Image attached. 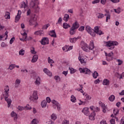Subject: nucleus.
<instances>
[{"instance_id":"f257e3e1","label":"nucleus","mask_w":124,"mask_h":124,"mask_svg":"<svg viewBox=\"0 0 124 124\" xmlns=\"http://www.w3.org/2000/svg\"><path fill=\"white\" fill-rule=\"evenodd\" d=\"M80 45L81 46V49L83 50L85 52H90V50L93 51V54H95V50H93L94 49V45L93 44V41H91L89 45L88 46V45L84 42H81Z\"/></svg>"},{"instance_id":"f03ea898","label":"nucleus","mask_w":124,"mask_h":124,"mask_svg":"<svg viewBox=\"0 0 124 124\" xmlns=\"http://www.w3.org/2000/svg\"><path fill=\"white\" fill-rule=\"evenodd\" d=\"M106 46L108 47L109 50H113L115 48V46H118L119 43L116 41H108L105 42Z\"/></svg>"},{"instance_id":"7ed1b4c3","label":"nucleus","mask_w":124,"mask_h":124,"mask_svg":"<svg viewBox=\"0 0 124 124\" xmlns=\"http://www.w3.org/2000/svg\"><path fill=\"white\" fill-rule=\"evenodd\" d=\"M86 31H87V32L90 34L92 36H95V33H94V30L91 27L89 26H86L85 28Z\"/></svg>"},{"instance_id":"20e7f679","label":"nucleus","mask_w":124,"mask_h":124,"mask_svg":"<svg viewBox=\"0 0 124 124\" xmlns=\"http://www.w3.org/2000/svg\"><path fill=\"white\" fill-rule=\"evenodd\" d=\"M8 93H9V87H8V85H7L5 87L4 92L3 93L4 98H8V97L9 96Z\"/></svg>"},{"instance_id":"39448f33","label":"nucleus","mask_w":124,"mask_h":124,"mask_svg":"<svg viewBox=\"0 0 124 124\" xmlns=\"http://www.w3.org/2000/svg\"><path fill=\"white\" fill-rule=\"evenodd\" d=\"M30 99L31 101H34L38 99V96L37 95V91H34L32 96L30 97Z\"/></svg>"},{"instance_id":"423d86ee","label":"nucleus","mask_w":124,"mask_h":124,"mask_svg":"<svg viewBox=\"0 0 124 124\" xmlns=\"http://www.w3.org/2000/svg\"><path fill=\"white\" fill-rule=\"evenodd\" d=\"M79 71L80 73H84V74H88L90 75L91 74V70L87 68H79Z\"/></svg>"},{"instance_id":"0eeeda50","label":"nucleus","mask_w":124,"mask_h":124,"mask_svg":"<svg viewBox=\"0 0 124 124\" xmlns=\"http://www.w3.org/2000/svg\"><path fill=\"white\" fill-rule=\"evenodd\" d=\"M29 25L30 26H33L36 27L37 26V22H36V19L35 18H32L29 20Z\"/></svg>"},{"instance_id":"6e6552de","label":"nucleus","mask_w":124,"mask_h":124,"mask_svg":"<svg viewBox=\"0 0 124 124\" xmlns=\"http://www.w3.org/2000/svg\"><path fill=\"white\" fill-rule=\"evenodd\" d=\"M114 53L111 52L108 53V57H106V60L108 62H110V61H113L114 60Z\"/></svg>"},{"instance_id":"1a4fd4ad","label":"nucleus","mask_w":124,"mask_h":124,"mask_svg":"<svg viewBox=\"0 0 124 124\" xmlns=\"http://www.w3.org/2000/svg\"><path fill=\"white\" fill-rule=\"evenodd\" d=\"M40 42L42 45H46V44H49V39L47 37H44L42 39Z\"/></svg>"},{"instance_id":"9d476101","label":"nucleus","mask_w":124,"mask_h":124,"mask_svg":"<svg viewBox=\"0 0 124 124\" xmlns=\"http://www.w3.org/2000/svg\"><path fill=\"white\" fill-rule=\"evenodd\" d=\"M51 103H52V104H53L54 106H56V107L57 108V110L58 111H60V110H61V105L60 104V103H59V102H57L55 100H51Z\"/></svg>"},{"instance_id":"9b49d317","label":"nucleus","mask_w":124,"mask_h":124,"mask_svg":"<svg viewBox=\"0 0 124 124\" xmlns=\"http://www.w3.org/2000/svg\"><path fill=\"white\" fill-rule=\"evenodd\" d=\"M39 4V2L38 0H32L30 2V5L32 8H34L36 5H38Z\"/></svg>"},{"instance_id":"f8f14e48","label":"nucleus","mask_w":124,"mask_h":124,"mask_svg":"<svg viewBox=\"0 0 124 124\" xmlns=\"http://www.w3.org/2000/svg\"><path fill=\"white\" fill-rule=\"evenodd\" d=\"M82 112L85 115V116H89V115H90L89 108H84L82 110Z\"/></svg>"},{"instance_id":"ddd939ff","label":"nucleus","mask_w":124,"mask_h":124,"mask_svg":"<svg viewBox=\"0 0 124 124\" xmlns=\"http://www.w3.org/2000/svg\"><path fill=\"white\" fill-rule=\"evenodd\" d=\"M99 104L102 107L103 113H106V106H105V104L102 103L101 101L99 102Z\"/></svg>"},{"instance_id":"4468645a","label":"nucleus","mask_w":124,"mask_h":124,"mask_svg":"<svg viewBox=\"0 0 124 124\" xmlns=\"http://www.w3.org/2000/svg\"><path fill=\"white\" fill-rule=\"evenodd\" d=\"M79 26L80 25H79L78 22L76 21L73 24V26L71 28L75 30H77V29H78V28H79Z\"/></svg>"},{"instance_id":"2eb2a0df","label":"nucleus","mask_w":124,"mask_h":124,"mask_svg":"<svg viewBox=\"0 0 124 124\" xmlns=\"http://www.w3.org/2000/svg\"><path fill=\"white\" fill-rule=\"evenodd\" d=\"M95 116V112L94 111H93L90 115L89 116V120H91V121H94V117Z\"/></svg>"},{"instance_id":"dca6fc26","label":"nucleus","mask_w":124,"mask_h":124,"mask_svg":"<svg viewBox=\"0 0 124 124\" xmlns=\"http://www.w3.org/2000/svg\"><path fill=\"white\" fill-rule=\"evenodd\" d=\"M79 39V37L70 38L69 41L71 43H75Z\"/></svg>"},{"instance_id":"f3484780","label":"nucleus","mask_w":124,"mask_h":124,"mask_svg":"<svg viewBox=\"0 0 124 124\" xmlns=\"http://www.w3.org/2000/svg\"><path fill=\"white\" fill-rule=\"evenodd\" d=\"M49 35L51 36V37H57V35L56 34L55 30L51 31L49 33Z\"/></svg>"},{"instance_id":"a211bd4d","label":"nucleus","mask_w":124,"mask_h":124,"mask_svg":"<svg viewBox=\"0 0 124 124\" xmlns=\"http://www.w3.org/2000/svg\"><path fill=\"white\" fill-rule=\"evenodd\" d=\"M37 60H38V55H34L33 56L31 62H37Z\"/></svg>"},{"instance_id":"6ab92c4d","label":"nucleus","mask_w":124,"mask_h":124,"mask_svg":"<svg viewBox=\"0 0 124 124\" xmlns=\"http://www.w3.org/2000/svg\"><path fill=\"white\" fill-rule=\"evenodd\" d=\"M103 85L104 86H109L110 85V81L108 79H105L103 81Z\"/></svg>"},{"instance_id":"aec40b11","label":"nucleus","mask_w":124,"mask_h":124,"mask_svg":"<svg viewBox=\"0 0 124 124\" xmlns=\"http://www.w3.org/2000/svg\"><path fill=\"white\" fill-rule=\"evenodd\" d=\"M5 101H6L8 104V108H9V107H10V105H11V103L12 102V101H11V99H9L8 98H5Z\"/></svg>"},{"instance_id":"412c9836","label":"nucleus","mask_w":124,"mask_h":124,"mask_svg":"<svg viewBox=\"0 0 124 124\" xmlns=\"http://www.w3.org/2000/svg\"><path fill=\"white\" fill-rule=\"evenodd\" d=\"M44 72L48 76H52V73H51V72H50L47 68L44 69Z\"/></svg>"},{"instance_id":"4be33fe9","label":"nucleus","mask_w":124,"mask_h":124,"mask_svg":"<svg viewBox=\"0 0 124 124\" xmlns=\"http://www.w3.org/2000/svg\"><path fill=\"white\" fill-rule=\"evenodd\" d=\"M11 117H13L14 119V121H17V114L16 112L14 111H12L11 113Z\"/></svg>"},{"instance_id":"5701e85b","label":"nucleus","mask_w":124,"mask_h":124,"mask_svg":"<svg viewBox=\"0 0 124 124\" xmlns=\"http://www.w3.org/2000/svg\"><path fill=\"white\" fill-rule=\"evenodd\" d=\"M41 105L42 108H45L47 106V101L46 100H44L41 102Z\"/></svg>"},{"instance_id":"b1692460","label":"nucleus","mask_w":124,"mask_h":124,"mask_svg":"<svg viewBox=\"0 0 124 124\" xmlns=\"http://www.w3.org/2000/svg\"><path fill=\"white\" fill-rule=\"evenodd\" d=\"M44 33V32H43V31H37L34 32L35 35H42Z\"/></svg>"},{"instance_id":"393cba45","label":"nucleus","mask_w":124,"mask_h":124,"mask_svg":"<svg viewBox=\"0 0 124 124\" xmlns=\"http://www.w3.org/2000/svg\"><path fill=\"white\" fill-rule=\"evenodd\" d=\"M20 83H21V80L16 79L15 84V87L18 88L19 86H20Z\"/></svg>"},{"instance_id":"a878e982","label":"nucleus","mask_w":124,"mask_h":124,"mask_svg":"<svg viewBox=\"0 0 124 124\" xmlns=\"http://www.w3.org/2000/svg\"><path fill=\"white\" fill-rule=\"evenodd\" d=\"M40 78L38 77L36 78V81L34 82L35 85H36L37 86H39V85H40Z\"/></svg>"},{"instance_id":"bb28decb","label":"nucleus","mask_w":124,"mask_h":124,"mask_svg":"<svg viewBox=\"0 0 124 124\" xmlns=\"http://www.w3.org/2000/svg\"><path fill=\"white\" fill-rule=\"evenodd\" d=\"M76 29H74L72 28H71L70 30V34L71 35H74L76 32V31H75Z\"/></svg>"},{"instance_id":"cd10ccee","label":"nucleus","mask_w":124,"mask_h":124,"mask_svg":"<svg viewBox=\"0 0 124 124\" xmlns=\"http://www.w3.org/2000/svg\"><path fill=\"white\" fill-rule=\"evenodd\" d=\"M96 16L97 17L98 19H102L103 17H104V15L103 14H101V13H97L96 14Z\"/></svg>"},{"instance_id":"c85d7f7f","label":"nucleus","mask_w":124,"mask_h":124,"mask_svg":"<svg viewBox=\"0 0 124 124\" xmlns=\"http://www.w3.org/2000/svg\"><path fill=\"white\" fill-rule=\"evenodd\" d=\"M68 19H69V15L68 14H65L64 17L63 18V20H64L65 22H67L68 21Z\"/></svg>"},{"instance_id":"c756f323","label":"nucleus","mask_w":124,"mask_h":124,"mask_svg":"<svg viewBox=\"0 0 124 124\" xmlns=\"http://www.w3.org/2000/svg\"><path fill=\"white\" fill-rule=\"evenodd\" d=\"M70 27H71L70 25L67 24V23H63V28L65 30H66V29H68V28H70Z\"/></svg>"},{"instance_id":"7c9ffc66","label":"nucleus","mask_w":124,"mask_h":124,"mask_svg":"<svg viewBox=\"0 0 124 124\" xmlns=\"http://www.w3.org/2000/svg\"><path fill=\"white\" fill-rule=\"evenodd\" d=\"M4 17L5 19H10V13L9 12H6Z\"/></svg>"},{"instance_id":"2f4dec72","label":"nucleus","mask_w":124,"mask_h":124,"mask_svg":"<svg viewBox=\"0 0 124 124\" xmlns=\"http://www.w3.org/2000/svg\"><path fill=\"white\" fill-rule=\"evenodd\" d=\"M94 33H96L97 34H98V31H99V28H98V26H95L94 28Z\"/></svg>"},{"instance_id":"473e14b6","label":"nucleus","mask_w":124,"mask_h":124,"mask_svg":"<svg viewBox=\"0 0 124 124\" xmlns=\"http://www.w3.org/2000/svg\"><path fill=\"white\" fill-rule=\"evenodd\" d=\"M21 8H26V7H28V5L24 1L21 2Z\"/></svg>"},{"instance_id":"72a5a7b5","label":"nucleus","mask_w":124,"mask_h":124,"mask_svg":"<svg viewBox=\"0 0 124 124\" xmlns=\"http://www.w3.org/2000/svg\"><path fill=\"white\" fill-rule=\"evenodd\" d=\"M108 100H109V101H111V102H113V101L115 100V95H111L108 98Z\"/></svg>"},{"instance_id":"f704fd0d","label":"nucleus","mask_w":124,"mask_h":124,"mask_svg":"<svg viewBox=\"0 0 124 124\" xmlns=\"http://www.w3.org/2000/svg\"><path fill=\"white\" fill-rule=\"evenodd\" d=\"M51 120L52 121H56L57 120V115L55 114V113H53L51 116H50Z\"/></svg>"},{"instance_id":"c9c22d12","label":"nucleus","mask_w":124,"mask_h":124,"mask_svg":"<svg viewBox=\"0 0 124 124\" xmlns=\"http://www.w3.org/2000/svg\"><path fill=\"white\" fill-rule=\"evenodd\" d=\"M78 60L81 63H86V61H85V59L83 58H81V57H78Z\"/></svg>"},{"instance_id":"e433bc0d","label":"nucleus","mask_w":124,"mask_h":124,"mask_svg":"<svg viewBox=\"0 0 124 124\" xmlns=\"http://www.w3.org/2000/svg\"><path fill=\"white\" fill-rule=\"evenodd\" d=\"M38 123H39V122H38V120L37 119H33L31 121V124H38Z\"/></svg>"},{"instance_id":"4c0bfd02","label":"nucleus","mask_w":124,"mask_h":124,"mask_svg":"<svg viewBox=\"0 0 124 124\" xmlns=\"http://www.w3.org/2000/svg\"><path fill=\"white\" fill-rule=\"evenodd\" d=\"M93 78L94 79H96L97 78V77L98 76V73L96 71H94V73L93 74Z\"/></svg>"},{"instance_id":"58836bf2","label":"nucleus","mask_w":124,"mask_h":124,"mask_svg":"<svg viewBox=\"0 0 124 124\" xmlns=\"http://www.w3.org/2000/svg\"><path fill=\"white\" fill-rule=\"evenodd\" d=\"M20 18H21V16L17 15L15 17V23H17L20 20Z\"/></svg>"},{"instance_id":"ea45409f","label":"nucleus","mask_w":124,"mask_h":124,"mask_svg":"<svg viewBox=\"0 0 124 124\" xmlns=\"http://www.w3.org/2000/svg\"><path fill=\"white\" fill-rule=\"evenodd\" d=\"M114 12L117 14H120L121 13V7H118L117 9H114Z\"/></svg>"},{"instance_id":"a19ab883","label":"nucleus","mask_w":124,"mask_h":124,"mask_svg":"<svg viewBox=\"0 0 124 124\" xmlns=\"http://www.w3.org/2000/svg\"><path fill=\"white\" fill-rule=\"evenodd\" d=\"M71 101L72 102H76V98L73 95H72L71 96Z\"/></svg>"},{"instance_id":"79ce46f5","label":"nucleus","mask_w":124,"mask_h":124,"mask_svg":"<svg viewBox=\"0 0 124 124\" xmlns=\"http://www.w3.org/2000/svg\"><path fill=\"white\" fill-rule=\"evenodd\" d=\"M25 54V50L21 49L19 52V55L21 56H24Z\"/></svg>"},{"instance_id":"37998d69","label":"nucleus","mask_w":124,"mask_h":124,"mask_svg":"<svg viewBox=\"0 0 124 124\" xmlns=\"http://www.w3.org/2000/svg\"><path fill=\"white\" fill-rule=\"evenodd\" d=\"M54 79L56 80V82H60V81H61V78L59 76H55L54 77Z\"/></svg>"},{"instance_id":"c03bdc74","label":"nucleus","mask_w":124,"mask_h":124,"mask_svg":"<svg viewBox=\"0 0 124 124\" xmlns=\"http://www.w3.org/2000/svg\"><path fill=\"white\" fill-rule=\"evenodd\" d=\"M34 10L36 13L39 12V7L38 6H36V7H34Z\"/></svg>"},{"instance_id":"a18cd8bd","label":"nucleus","mask_w":124,"mask_h":124,"mask_svg":"<svg viewBox=\"0 0 124 124\" xmlns=\"http://www.w3.org/2000/svg\"><path fill=\"white\" fill-rule=\"evenodd\" d=\"M47 60H48V62L49 63H54V60L52 59H51L50 58V57H48Z\"/></svg>"},{"instance_id":"49530a36","label":"nucleus","mask_w":124,"mask_h":124,"mask_svg":"<svg viewBox=\"0 0 124 124\" xmlns=\"http://www.w3.org/2000/svg\"><path fill=\"white\" fill-rule=\"evenodd\" d=\"M15 64H12L10 65V66L9 67V69H10V70H12V69L15 68Z\"/></svg>"},{"instance_id":"de8ad7c7","label":"nucleus","mask_w":124,"mask_h":124,"mask_svg":"<svg viewBox=\"0 0 124 124\" xmlns=\"http://www.w3.org/2000/svg\"><path fill=\"white\" fill-rule=\"evenodd\" d=\"M17 109H18L19 111H23V110H25V108L22 106H18Z\"/></svg>"},{"instance_id":"09e8293b","label":"nucleus","mask_w":124,"mask_h":124,"mask_svg":"<svg viewBox=\"0 0 124 124\" xmlns=\"http://www.w3.org/2000/svg\"><path fill=\"white\" fill-rule=\"evenodd\" d=\"M26 108L27 110H31V107L29 105H27L25 107L24 109Z\"/></svg>"},{"instance_id":"8fccbe9b","label":"nucleus","mask_w":124,"mask_h":124,"mask_svg":"<svg viewBox=\"0 0 124 124\" xmlns=\"http://www.w3.org/2000/svg\"><path fill=\"white\" fill-rule=\"evenodd\" d=\"M49 24L45 25L44 26H43L42 29V30H47V29H48V28L49 27Z\"/></svg>"},{"instance_id":"3c124183","label":"nucleus","mask_w":124,"mask_h":124,"mask_svg":"<svg viewBox=\"0 0 124 124\" xmlns=\"http://www.w3.org/2000/svg\"><path fill=\"white\" fill-rule=\"evenodd\" d=\"M31 9H28L27 12V16H30L31 15Z\"/></svg>"},{"instance_id":"603ef678","label":"nucleus","mask_w":124,"mask_h":124,"mask_svg":"<svg viewBox=\"0 0 124 124\" xmlns=\"http://www.w3.org/2000/svg\"><path fill=\"white\" fill-rule=\"evenodd\" d=\"M62 124H69V121L67 120H64L62 122Z\"/></svg>"},{"instance_id":"864d4df0","label":"nucleus","mask_w":124,"mask_h":124,"mask_svg":"<svg viewBox=\"0 0 124 124\" xmlns=\"http://www.w3.org/2000/svg\"><path fill=\"white\" fill-rule=\"evenodd\" d=\"M85 30V27L84 26H81L79 29L78 31H84Z\"/></svg>"},{"instance_id":"5fc2aeb1","label":"nucleus","mask_w":124,"mask_h":124,"mask_svg":"<svg viewBox=\"0 0 124 124\" xmlns=\"http://www.w3.org/2000/svg\"><path fill=\"white\" fill-rule=\"evenodd\" d=\"M100 0H94L92 1L93 4H95V3H98L100 2Z\"/></svg>"},{"instance_id":"6e6d98bb","label":"nucleus","mask_w":124,"mask_h":124,"mask_svg":"<svg viewBox=\"0 0 124 124\" xmlns=\"http://www.w3.org/2000/svg\"><path fill=\"white\" fill-rule=\"evenodd\" d=\"M79 86L80 88L79 92H80L81 93H84V91H83V85L79 84Z\"/></svg>"},{"instance_id":"4d7b16f0","label":"nucleus","mask_w":124,"mask_h":124,"mask_svg":"<svg viewBox=\"0 0 124 124\" xmlns=\"http://www.w3.org/2000/svg\"><path fill=\"white\" fill-rule=\"evenodd\" d=\"M70 69V72L71 73V74H73V73H75V70L73 68H71L70 69V68H69Z\"/></svg>"},{"instance_id":"13d9d810","label":"nucleus","mask_w":124,"mask_h":124,"mask_svg":"<svg viewBox=\"0 0 124 124\" xmlns=\"http://www.w3.org/2000/svg\"><path fill=\"white\" fill-rule=\"evenodd\" d=\"M80 103H79V105H85L86 104V101H82L81 100H79Z\"/></svg>"},{"instance_id":"bf43d9fd","label":"nucleus","mask_w":124,"mask_h":124,"mask_svg":"<svg viewBox=\"0 0 124 124\" xmlns=\"http://www.w3.org/2000/svg\"><path fill=\"white\" fill-rule=\"evenodd\" d=\"M110 17H111V16L110 15V14H108L106 17V22H108V20H110Z\"/></svg>"},{"instance_id":"052dcab7","label":"nucleus","mask_w":124,"mask_h":124,"mask_svg":"<svg viewBox=\"0 0 124 124\" xmlns=\"http://www.w3.org/2000/svg\"><path fill=\"white\" fill-rule=\"evenodd\" d=\"M31 39H32V37L29 36L26 38V39H24V40H25L26 41H30V40H31Z\"/></svg>"},{"instance_id":"680f3d73","label":"nucleus","mask_w":124,"mask_h":124,"mask_svg":"<svg viewBox=\"0 0 124 124\" xmlns=\"http://www.w3.org/2000/svg\"><path fill=\"white\" fill-rule=\"evenodd\" d=\"M117 62H118V65H122V64H123V61H122V60L120 59H118Z\"/></svg>"},{"instance_id":"e2e57ef3","label":"nucleus","mask_w":124,"mask_h":124,"mask_svg":"<svg viewBox=\"0 0 124 124\" xmlns=\"http://www.w3.org/2000/svg\"><path fill=\"white\" fill-rule=\"evenodd\" d=\"M15 40V37H13V38H12L10 40V44H12V43L14 42Z\"/></svg>"},{"instance_id":"0e129e2a","label":"nucleus","mask_w":124,"mask_h":124,"mask_svg":"<svg viewBox=\"0 0 124 124\" xmlns=\"http://www.w3.org/2000/svg\"><path fill=\"white\" fill-rule=\"evenodd\" d=\"M22 35L24 36V39H26L28 37V36L27 35V33L26 32H24L23 33H21Z\"/></svg>"},{"instance_id":"69168bd1","label":"nucleus","mask_w":124,"mask_h":124,"mask_svg":"<svg viewBox=\"0 0 124 124\" xmlns=\"http://www.w3.org/2000/svg\"><path fill=\"white\" fill-rule=\"evenodd\" d=\"M46 101L47 102V103H50V102H51V98H50L49 97H46Z\"/></svg>"},{"instance_id":"338daca9","label":"nucleus","mask_w":124,"mask_h":124,"mask_svg":"<svg viewBox=\"0 0 124 124\" xmlns=\"http://www.w3.org/2000/svg\"><path fill=\"white\" fill-rule=\"evenodd\" d=\"M110 123L111 124H115V119H111L110 120Z\"/></svg>"},{"instance_id":"774afa93","label":"nucleus","mask_w":124,"mask_h":124,"mask_svg":"<svg viewBox=\"0 0 124 124\" xmlns=\"http://www.w3.org/2000/svg\"><path fill=\"white\" fill-rule=\"evenodd\" d=\"M120 124H124V117L121 120Z\"/></svg>"}]
</instances>
